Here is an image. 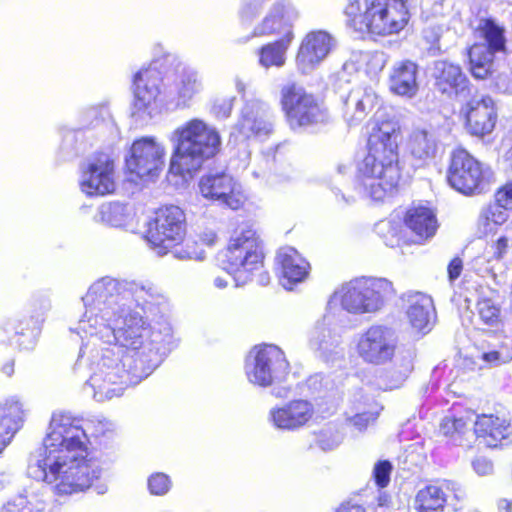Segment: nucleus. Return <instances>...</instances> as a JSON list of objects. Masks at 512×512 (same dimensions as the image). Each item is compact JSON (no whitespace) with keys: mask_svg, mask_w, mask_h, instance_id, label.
Wrapping results in <instances>:
<instances>
[{"mask_svg":"<svg viewBox=\"0 0 512 512\" xmlns=\"http://www.w3.org/2000/svg\"><path fill=\"white\" fill-rule=\"evenodd\" d=\"M263 253L256 231L245 225L231 237L224 254V269L234 274L236 285L245 284L262 267Z\"/></svg>","mask_w":512,"mask_h":512,"instance_id":"obj_7","label":"nucleus"},{"mask_svg":"<svg viewBox=\"0 0 512 512\" xmlns=\"http://www.w3.org/2000/svg\"><path fill=\"white\" fill-rule=\"evenodd\" d=\"M394 293L392 283L384 278H357L342 284L332 300L347 312L361 315L379 311Z\"/></svg>","mask_w":512,"mask_h":512,"instance_id":"obj_6","label":"nucleus"},{"mask_svg":"<svg viewBox=\"0 0 512 512\" xmlns=\"http://www.w3.org/2000/svg\"><path fill=\"white\" fill-rule=\"evenodd\" d=\"M313 405L306 400L290 401L283 407L273 408L269 413L272 424L283 430H295L304 426L313 416Z\"/></svg>","mask_w":512,"mask_h":512,"instance_id":"obj_25","label":"nucleus"},{"mask_svg":"<svg viewBox=\"0 0 512 512\" xmlns=\"http://www.w3.org/2000/svg\"><path fill=\"white\" fill-rule=\"evenodd\" d=\"M487 169L467 151L453 152L448 171V182L455 190L470 195L483 189Z\"/></svg>","mask_w":512,"mask_h":512,"instance_id":"obj_13","label":"nucleus"},{"mask_svg":"<svg viewBox=\"0 0 512 512\" xmlns=\"http://www.w3.org/2000/svg\"><path fill=\"white\" fill-rule=\"evenodd\" d=\"M439 147L440 142L432 129L415 128L407 139V150L419 166L429 164L437 156Z\"/></svg>","mask_w":512,"mask_h":512,"instance_id":"obj_27","label":"nucleus"},{"mask_svg":"<svg viewBox=\"0 0 512 512\" xmlns=\"http://www.w3.org/2000/svg\"><path fill=\"white\" fill-rule=\"evenodd\" d=\"M171 141L174 144L171 171L180 175L198 170L221 147L218 131L200 119H192L178 126L172 133Z\"/></svg>","mask_w":512,"mask_h":512,"instance_id":"obj_4","label":"nucleus"},{"mask_svg":"<svg viewBox=\"0 0 512 512\" xmlns=\"http://www.w3.org/2000/svg\"><path fill=\"white\" fill-rule=\"evenodd\" d=\"M397 347L393 331L383 325H372L360 334L356 351L368 364L384 365L392 360Z\"/></svg>","mask_w":512,"mask_h":512,"instance_id":"obj_14","label":"nucleus"},{"mask_svg":"<svg viewBox=\"0 0 512 512\" xmlns=\"http://www.w3.org/2000/svg\"><path fill=\"white\" fill-rule=\"evenodd\" d=\"M22 422V405L14 398L7 399L0 406V448H5L11 443Z\"/></svg>","mask_w":512,"mask_h":512,"instance_id":"obj_30","label":"nucleus"},{"mask_svg":"<svg viewBox=\"0 0 512 512\" xmlns=\"http://www.w3.org/2000/svg\"><path fill=\"white\" fill-rule=\"evenodd\" d=\"M470 417L445 416L440 423V432L450 438L461 436L471 422Z\"/></svg>","mask_w":512,"mask_h":512,"instance_id":"obj_39","label":"nucleus"},{"mask_svg":"<svg viewBox=\"0 0 512 512\" xmlns=\"http://www.w3.org/2000/svg\"><path fill=\"white\" fill-rule=\"evenodd\" d=\"M335 512H366V509L362 505L345 501L336 508Z\"/></svg>","mask_w":512,"mask_h":512,"instance_id":"obj_53","label":"nucleus"},{"mask_svg":"<svg viewBox=\"0 0 512 512\" xmlns=\"http://www.w3.org/2000/svg\"><path fill=\"white\" fill-rule=\"evenodd\" d=\"M202 89V81L198 73L193 70H185L177 87V106H186L195 94Z\"/></svg>","mask_w":512,"mask_h":512,"instance_id":"obj_35","label":"nucleus"},{"mask_svg":"<svg viewBox=\"0 0 512 512\" xmlns=\"http://www.w3.org/2000/svg\"><path fill=\"white\" fill-rule=\"evenodd\" d=\"M288 393H289L288 387L279 386V387H274V389H273V394L279 398L287 397Z\"/></svg>","mask_w":512,"mask_h":512,"instance_id":"obj_58","label":"nucleus"},{"mask_svg":"<svg viewBox=\"0 0 512 512\" xmlns=\"http://www.w3.org/2000/svg\"><path fill=\"white\" fill-rule=\"evenodd\" d=\"M248 14H250L249 9H248V8H245V9L242 11L241 16H242V18H246V17L248 18Z\"/></svg>","mask_w":512,"mask_h":512,"instance_id":"obj_61","label":"nucleus"},{"mask_svg":"<svg viewBox=\"0 0 512 512\" xmlns=\"http://www.w3.org/2000/svg\"><path fill=\"white\" fill-rule=\"evenodd\" d=\"M397 123L382 122L369 138L368 154L358 166L359 187L375 201H381L396 190L401 178Z\"/></svg>","mask_w":512,"mask_h":512,"instance_id":"obj_3","label":"nucleus"},{"mask_svg":"<svg viewBox=\"0 0 512 512\" xmlns=\"http://www.w3.org/2000/svg\"><path fill=\"white\" fill-rule=\"evenodd\" d=\"M462 269H463V263H462V260L460 258H454L448 265V277H449V280L452 282L454 280H456L461 272H462Z\"/></svg>","mask_w":512,"mask_h":512,"instance_id":"obj_51","label":"nucleus"},{"mask_svg":"<svg viewBox=\"0 0 512 512\" xmlns=\"http://www.w3.org/2000/svg\"><path fill=\"white\" fill-rule=\"evenodd\" d=\"M473 469L481 476L489 475L493 472V463L485 457H476L472 462Z\"/></svg>","mask_w":512,"mask_h":512,"instance_id":"obj_47","label":"nucleus"},{"mask_svg":"<svg viewBox=\"0 0 512 512\" xmlns=\"http://www.w3.org/2000/svg\"><path fill=\"white\" fill-rule=\"evenodd\" d=\"M508 251V238L503 236L500 237L494 245V257L496 259H502Z\"/></svg>","mask_w":512,"mask_h":512,"instance_id":"obj_52","label":"nucleus"},{"mask_svg":"<svg viewBox=\"0 0 512 512\" xmlns=\"http://www.w3.org/2000/svg\"><path fill=\"white\" fill-rule=\"evenodd\" d=\"M298 14L290 6L275 4L263 21L254 29V36H270L274 34H283L282 37L291 36L293 40L292 24Z\"/></svg>","mask_w":512,"mask_h":512,"instance_id":"obj_26","label":"nucleus"},{"mask_svg":"<svg viewBox=\"0 0 512 512\" xmlns=\"http://www.w3.org/2000/svg\"><path fill=\"white\" fill-rule=\"evenodd\" d=\"M480 30L486 43L474 44L469 49L470 72L476 79H486L493 72L494 54L505 51L504 29L492 20H484Z\"/></svg>","mask_w":512,"mask_h":512,"instance_id":"obj_12","label":"nucleus"},{"mask_svg":"<svg viewBox=\"0 0 512 512\" xmlns=\"http://www.w3.org/2000/svg\"><path fill=\"white\" fill-rule=\"evenodd\" d=\"M162 78L156 68L140 70L134 76L133 115L145 120L150 118L160 94Z\"/></svg>","mask_w":512,"mask_h":512,"instance_id":"obj_20","label":"nucleus"},{"mask_svg":"<svg viewBox=\"0 0 512 512\" xmlns=\"http://www.w3.org/2000/svg\"><path fill=\"white\" fill-rule=\"evenodd\" d=\"M423 37L428 43L435 45L440 39V29L429 27L423 31Z\"/></svg>","mask_w":512,"mask_h":512,"instance_id":"obj_54","label":"nucleus"},{"mask_svg":"<svg viewBox=\"0 0 512 512\" xmlns=\"http://www.w3.org/2000/svg\"><path fill=\"white\" fill-rule=\"evenodd\" d=\"M483 359L487 362L494 363V364L505 363L512 359V354L504 355L503 353H501L499 351H491V352L485 353L483 355Z\"/></svg>","mask_w":512,"mask_h":512,"instance_id":"obj_50","label":"nucleus"},{"mask_svg":"<svg viewBox=\"0 0 512 512\" xmlns=\"http://www.w3.org/2000/svg\"><path fill=\"white\" fill-rule=\"evenodd\" d=\"M184 222V213L178 206H165L156 211L154 220L149 223L146 237L159 255L166 254L183 240Z\"/></svg>","mask_w":512,"mask_h":512,"instance_id":"obj_10","label":"nucleus"},{"mask_svg":"<svg viewBox=\"0 0 512 512\" xmlns=\"http://www.w3.org/2000/svg\"><path fill=\"white\" fill-rule=\"evenodd\" d=\"M171 487L169 477L161 472L152 474L148 479V488L153 495H164Z\"/></svg>","mask_w":512,"mask_h":512,"instance_id":"obj_40","label":"nucleus"},{"mask_svg":"<svg viewBox=\"0 0 512 512\" xmlns=\"http://www.w3.org/2000/svg\"><path fill=\"white\" fill-rule=\"evenodd\" d=\"M0 512H43L37 509L25 496H17L4 504Z\"/></svg>","mask_w":512,"mask_h":512,"instance_id":"obj_41","label":"nucleus"},{"mask_svg":"<svg viewBox=\"0 0 512 512\" xmlns=\"http://www.w3.org/2000/svg\"><path fill=\"white\" fill-rule=\"evenodd\" d=\"M391 471L392 465L388 460H381L375 464L373 476L379 488H384L388 485Z\"/></svg>","mask_w":512,"mask_h":512,"instance_id":"obj_42","label":"nucleus"},{"mask_svg":"<svg viewBox=\"0 0 512 512\" xmlns=\"http://www.w3.org/2000/svg\"><path fill=\"white\" fill-rule=\"evenodd\" d=\"M280 104L292 129L323 123L327 120V112L296 82H288L281 87Z\"/></svg>","mask_w":512,"mask_h":512,"instance_id":"obj_8","label":"nucleus"},{"mask_svg":"<svg viewBox=\"0 0 512 512\" xmlns=\"http://www.w3.org/2000/svg\"><path fill=\"white\" fill-rule=\"evenodd\" d=\"M291 36L264 45L259 50V63L265 68L282 67L286 62V52L291 44Z\"/></svg>","mask_w":512,"mask_h":512,"instance_id":"obj_34","label":"nucleus"},{"mask_svg":"<svg viewBox=\"0 0 512 512\" xmlns=\"http://www.w3.org/2000/svg\"><path fill=\"white\" fill-rule=\"evenodd\" d=\"M431 77L435 88L442 94L466 95L469 90V80L462 68L454 63L439 60L434 62Z\"/></svg>","mask_w":512,"mask_h":512,"instance_id":"obj_23","label":"nucleus"},{"mask_svg":"<svg viewBox=\"0 0 512 512\" xmlns=\"http://www.w3.org/2000/svg\"><path fill=\"white\" fill-rule=\"evenodd\" d=\"M378 100L375 91L366 86H355L342 96L343 117L349 126L360 124L372 111Z\"/></svg>","mask_w":512,"mask_h":512,"instance_id":"obj_24","label":"nucleus"},{"mask_svg":"<svg viewBox=\"0 0 512 512\" xmlns=\"http://www.w3.org/2000/svg\"><path fill=\"white\" fill-rule=\"evenodd\" d=\"M164 146L153 137L135 140L125 158L127 172L136 179L154 180L164 167Z\"/></svg>","mask_w":512,"mask_h":512,"instance_id":"obj_11","label":"nucleus"},{"mask_svg":"<svg viewBox=\"0 0 512 512\" xmlns=\"http://www.w3.org/2000/svg\"><path fill=\"white\" fill-rule=\"evenodd\" d=\"M407 0H349L344 14L356 31L377 35L400 32L408 23Z\"/></svg>","mask_w":512,"mask_h":512,"instance_id":"obj_5","label":"nucleus"},{"mask_svg":"<svg viewBox=\"0 0 512 512\" xmlns=\"http://www.w3.org/2000/svg\"><path fill=\"white\" fill-rule=\"evenodd\" d=\"M200 239L202 243L208 246H212L217 241V235L214 231H207L201 235Z\"/></svg>","mask_w":512,"mask_h":512,"instance_id":"obj_55","label":"nucleus"},{"mask_svg":"<svg viewBox=\"0 0 512 512\" xmlns=\"http://www.w3.org/2000/svg\"><path fill=\"white\" fill-rule=\"evenodd\" d=\"M2 372L8 376L11 377L14 373V361L9 360L2 366Z\"/></svg>","mask_w":512,"mask_h":512,"instance_id":"obj_57","label":"nucleus"},{"mask_svg":"<svg viewBox=\"0 0 512 512\" xmlns=\"http://www.w3.org/2000/svg\"><path fill=\"white\" fill-rule=\"evenodd\" d=\"M236 87H237V90L239 92H243L244 91V84L241 81H237Z\"/></svg>","mask_w":512,"mask_h":512,"instance_id":"obj_59","label":"nucleus"},{"mask_svg":"<svg viewBox=\"0 0 512 512\" xmlns=\"http://www.w3.org/2000/svg\"><path fill=\"white\" fill-rule=\"evenodd\" d=\"M339 343V335L325 323H317L310 336V345L317 350L328 351Z\"/></svg>","mask_w":512,"mask_h":512,"instance_id":"obj_37","label":"nucleus"},{"mask_svg":"<svg viewBox=\"0 0 512 512\" xmlns=\"http://www.w3.org/2000/svg\"><path fill=\"white\" fill-rule=\"evenodd\" d=\"M489 213L492 217V222L495 225H501L507 220V213L505 207H502L500 203L496 202L487 206Z\"/></svg>","mask_w":512,"mask_h":512,"instance_id":"obj_46","label":"nucleus"},{"mask_svg":"<svg viewBox=\"0 0 512 512\" xmlns=\"http://www.w3.org/2000/svg\"><path fill=\"white\" fill-rule=\"evenodd\" d=\"M188 246V243L186 244ZM174 255V257L179 259H196V260H203L205 258V255L203 251H196V250H189V247L187 249H175L171 251Z\"/></svg>","mask_w":512,"mask_h":512,"instance_id":"obj_49","label":"nucleus"},{"mask_svg":"<svg viewBox=\"0 0 512 512\" xmlns=\"http://www.w3.org/2000/svg\"><path fill=\"white\" fill-rule=\"evenodd\" d=\"M449 482L435 480L419 489L414 498L416 512H444L448 504Z\"/></svg>","mask_w":512,"mask_h":512,"instance_id":"obj_28","label":"nucleus"},{"mask_svg":"<svg viewBox=\"0 0 512 512\" xmlns=\"http://www.w3.org/2000/svg\"><path fill=\"white\" fill-rule=\"evenodd\" d=\"M478 224L481 229V233L484 235L492 232L494 227L496 226L492 222V217H491L487 207H485L481 210V213H480L479 219H478Z\"/></svg>","mask_w":512,"mask_h":512,"instance_id":"obj_48","label":"nucleus"},{"mask_svg":"<svg viewBox=\"0 0 512 512\" xmlns=\"http://www.w3.org/2000/svg\"><path fill=\"white\" fill-rule=\"evenodd\" d=\"M198 188L200 194L231 209H238L245 201L242 186L226 173H208L203 175Z\"/></svg>","mask_w":512,"mask_h":512,"instance_id":"obj_17","label":"nucleus"},{"mask_svg":"<svg viewBox=\"0 0 512 512\" xmlns=\"http://www.w3.org/2000/svg\"><path fill=\"white\" fill-rule=\"evenodd\" d=\"M91 444L80 422L62 412L52 415L43 448H87Z\"/></svg>","mask_w":512,"mask_h":512,"instance_id":"obj_16","label":"nucleus"},{"mask_svg":"<svg viewBox=\"0 0 512 512\" xmlns=\"http://www.w3.org/2000/svg\"><path fill=\"white\" fill-rule=\"evenodd\" d=\"M275 261L280 283L287 290H292L295 284L304 281L309 274V263L292 247L281 248Z\"/></svg>","mask_w":512,"mask_h":512,"instance_id":"obj_22","label":"nucleus"},{"mask_svg":"<svg viewBox=\"0 0 512 512\" xmlns=\"http://www.w3.org/2000/svg\"><path fill=\"white\" fill-rule=\"evenodd\" d=\"M89 344H84L82 348L80 349V356H83L86 353V350L88 349Z\"/></svg>","mask_w":512,"mask_h":512,"instance_id":"obj_60","label":"nucleus"},{"mask_svg":"<svg viewBox=\"0 0 512 512\" xmlns=\"http://www.w3.org/2000/svg\"><path fill=\"white\" fill-rule=\"evenodd\" d=\"M81 189L88 195H106L115 190L114 162L107 154L92 158L83 169Z\"/></svg>","mask_w":512,"mask_h":512,"instance_id":"obj_19","label":"nucleus"},{"mask_svg":"<svg viewBox=\"0 0 512 512\" xmlns=\"http://www.w3.org/2000/svg\"><path fill=\"white\" fill-rule=\"evenodd\" d=\"M390 89L401 96H414L418 90L417 65L411 61L395 64L390 75Z\"/></svg>","mask_w":512,"mask_h":512,"instance_id":"obj_31","label":"nucleus"},{"mask_svg":"<svg viewBox=\"0 0 512 512\" xmlns=\"http://www.w3.org/2000/svg\"><path fill=\"white\" fill-rule=\"evenodd\" d=\"M404 222L419 239L433 237L438 227L434 212L425 206H415L408 209Z\"/></svg>","mask_w":512,"mask_h":512,"instance_id":"obj_32","label":"nucleus"},{"mask_svg":"<svg viewBox=\"0 0 512 512\" xmlns=\"http://www.w3.org/2000/svg\"><path fill=\"white\" fill-rule=\"evenodd\" d=\"M245 372L249 382L267 387L284 382L289 362L283 351L274 345L255 348L246 359Z\"/></svg>","mask_w":512,"mask_h":512,"instance_id":"obj_9","label":"nucleus"},{"mask_svg":"<svg viewBox=\"0 0 512 512\" xmlns=\"http://www.w3.org/2000/svg\"><path fill=\"white\" fill-rule=\"evenodd\" d=\"M465 118V128L469 134L483 137L490 134L497 121V109L490 96H474L460 110Z\"/></svg>","mask_w":512,"mask_h":512,"instance_id":"obj_18","label":"nucleus"},{"mask_svg":"<svg viewBox=\"0 0 512 512\" xmlns=\"http://www.w3.org/2000/svg\"><path fill=\"white\" fill-rule=\"evenodd\" d=\"M497 298V293L490 291L489 295L482 296L477 303L479 317L485 324L493 327L501 322V310Z\"/></svg>","mask_w":512,"mask_h":512,"instance_id":"obj_36","label":"nucleus"},{"mask_svg":"<svg viewBox=\"0 0 512 512\" xmlns=\"http://www.w3.org/2000/svg\"><path fill=\"white\" fill-rule=\"evenodd\" d=\"M99 220L111 226H120L125 220V207L120 203L103 204L98 212Z\"/></svg>","mask_w":512,"mask_h":512,"instance_id":"obj_38","label":"nucleus"},{"mask_svg":"<svg viewBox=\"0 0 512 512\" xmlns=\"http://www.w3.org/2000/svg\"><path fill=\"white\" fill-rule=\"evenodd\" d=\"M234 100V97H227L216 100L212 107L213 114L220 119L228 118L231 115Z\"/></svg>","mask_w":512,"mask_h":512,"instance_id":"obj_43","label":"nucleus"},{"mask_svg":"<svg viewBox=\"0 0 512 512\" xmlns=\"http://www.w3.org/2000/svg\"><path fill=\"white\" fill-rule=\"evenodd\" d=\"M495 201L505 209H512V180L497 191Z\"/></svg>","mask_w":512,"mask_h":512,"instance_id":"obj_45","label":"nucleus"},{"mask_svg":"<svg viewBox=\"0 0 512 512\" xmlns=\"http://www.w3.org/2000/svg\"><path fill=\"white\" fill-rule=\"evenodd\" d=\"M332 37L325 31H312L301 42L296 64L298 69L307 74L321 63L332 48Z\"/></svg>","mask_w":512,"mask_h":512,"instance_id":"obj_21","label":"nucleus"},{"mask_svg":"<svg viewBox=\"0 0 512 512\" xmlns=\"http://www.w3.org/2000/svg\"><path fill=\"white\" fill-rule=\"evenodd\" d=\"M474 425L476 437L484 438L487 448H497L499 445H504L502 441L506 440L511 433L510 422L492 414L478 415Z\"/></svg>","mask_w":512,"mask_h":512,"instance_id":"obj_29","label":"nucleus"},{"mask_svg":"<svg viewBox=\"0 0 512 512\" xmlns=\"http://www.w3.org/2000/svg\"><path fill=\"white\" fill-rule=\"evenodd\" d=\"M406 297L408 302L406 313L409 322L416 330H424L430 325L433 313L431 297L420 292H410Z\"/></svg>","mask_w":512,"mask_h":512,"instance_id":"obj_33","label":"nucleus"},{"mask_svg":"<svg viewBox=\"0 0 512 512\" xmlns=\"http://www.w3.org/2000/svg\"><path fill=\"white\" fill-rule=\"evenodd\" d=\"M343 168H344V167L340 166V167H339V171H340V172H342Z\"/></svg>","mask_w":512,"mask_h":512,"instance_id":"obj_62","label":"nucleus"},{"mask_svg":"<svg viewBox=\"0 0 512 512\" xmlns=\"http://www.w3.org/2000/svg\"><path fill=\"white\" fill-rule=\"evenodd\" d=\"M162 299L158 288L150 282L120 281L110 277L95 281L82 297L85 312L76 328L80 337L83 338V334L89 336L94 346L99 340L133 351L119 359L113 349H105L88 380L97 401L122 395L126 386L136 385L146 378L169 352L171 328L153 329L150 339L144 342L143 337L148 333L145 321L130 307L135 301L146 309L159 304Z\"/></svg>","mask_w":512,"mask_h":512,"instance_id":"obj_1","label":"nucleus"},{"mask_svg":"<svg viewBox=\"0 0 512 512\" xmlns=\"http://www.w3.org/2000/svg\"><path fill=\"white\" fill-rule=\"evenodd\" d=\"M378 412H362L357 413L349 418L350 424L357 430L362 431L370 424L374 423L378 417Z\"/></svg>","mask_w":512,"mask_h":512,"instance_id":"obj_44","label":"nucleus"},{"mask_svg":"<svg viewBox=\"0 0 512 512\" xmlns=\"http://www.w3.org/2000/svg\"><path fill=\"white\" fill-rule=\"evenodd\" d=\"M229 274L227 273L226 276H216L214 278V285L217 287V288H220V289H223L227 286L228 284V276Z\"/></svg>","mask_w":512,"mask_h":512,"instance_id":"obj_56","label":"nucleus"},{"mask_svg":"<svg viewBox=\"0 0 512 512\" xmlns=\"http://www.w3.org/2000/svg\"><path fill=\"white\" fill-rule=\"evenodd\" d=\"M272 118V113L265 103L259 100L248 101L241 110L231 137L235 141L266 137L273 131Z\"/></svg>","mask_w":512,"mask_h":512,"instance_id":"obj_15","label":"nucleus"},{"mask_svg":"<svg viewBox=\"0 0 512 512\" xmlns=\"http://www.w3.org/2000/svg\"><path fill=\"white\" fill-rule=\"evenodd\" d=\"M29 475L51 487L59 497L90 489L101 476V469L87 450H42L28 466Z\"/></svg>","mask_w":512,"mask_h":512,"instance_id":"obj_2","label":"nucleus"}]
</instances>
